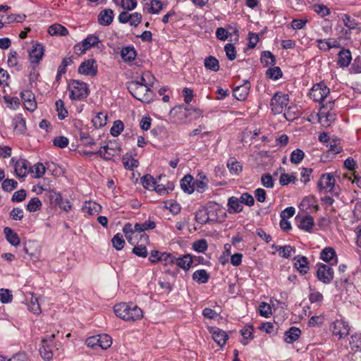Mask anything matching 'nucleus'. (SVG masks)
Segmentation results:
<instances>
[{"label": "nucleus", "instance_id": "obj_1", "mask_svg": "<svg viewBox=\"0 0 361 361\" xmlns=\"http://www.w3.org/2000/svg\"><path fill=\"white\" fill-rule=\"evenodd\" d=\"M116 315L126 322H135L143 317L142 310L136 305L130 302H121L114 307Z\"/></svg>", "mask_w": 361, "mask_h": 361}, {"label": "nucleus", "instance_id": "obj_2", "mask_svg": "<svg viewBox=\"0 0 361 361\" xmlns=\"http://www.w3.org/2000/svg\"><path fill=\"white\" fill-rule=\"evenodd\" d=\"M128 90L137 100L145 103H149L152 100L153 92L148 86L140 85L137 82L128 83Z\"/></svg>", "mask_w": 361, "mask_h": 361}, {"label": "nucleus", "instance_id": "obj_3", "mask_svg": "<svg viewBox=\"0 0 361 361\" xmlns=\"http://www.w3.org/2000/svg\"><path fill=\"white\" fill-rule=\"evenodd\" d=\"M68 89L70 91V99L73 100L85 99L90 93L87 85L84 82L77 80H71Z\"/></svg>", "mask_w": 361, "mask_h": 361}, {"label": "nucleus", "instance_id": "obj_4", "mask_svg": "<svg viewBox=\"0 0 361 361\" xmlns=\"http://www.w3.org/2000/svg\"><path fill=\"white\" fill-rule=\"evenodd\" d=\"M289 102V96L288 94L278 92L274 94L272 97L270 106L271 111L275 114H279L282 113Z\"/></svg>", "mask_w": 361, "mask_h": 361}, {"label": "nucleus", "instance_id": "obj_5", "mask_svg": "<svg viewBox=\"0 0 361 361\" xmlns=\"http://www.w3.org/2000/svg\"><path fill=\"white\" fill-rule=\"evenodd\" d=\"M329 93V88L324 82H321L313 85L310 92V97L314 102L322 104Z\"/></svg>", "mask_w": 361, "mask_h": 361}, {"label": "nucleus", "instance_id": "obj_6", "mask_svg": "<svg viewBox=\"0 0 361 361\" xmlns=\"http://www.w3.org/2000/svg\"><path fill=\"white\" fill-rule=\"evenodd\" d=\"M55 334H51L42 340V346L39 348V353L44 360H50L54 355L55 345L53 344Z\"/></svg>", "mask_w": 361, "mask_h": 361}, {"label": "nucleus", "instance_id": "obj_7", "mask_svg": "<svg viewBox=\"0 0 361 361\" xmlns=\"http://www.w3.org/2000/svg\"><path fill=\"white\" fill-rule=\"evenodd\" d=\"M331 330L333 335L342 339L349 334L350 327L348 322L343 319H338L331 324Z\"/></svg>", "mask_w": 361, "mask_h": 361}, {"label": "nucleus", "instance_id": "obj_8", "mask_svg": "<svg viewBox=\"0 0 361 361\" xmlns=\"http://www.w3.org/2000/svg\"><path fill=\"white\" fill-rule=\"evenodd\" d=\"M317 277L325 284L330 283L334 279V271L331 265L317 264Z\"/></svg>", "mask_w": 361, "mask_h": 361}, {"label": "nucleus", "instance_id": "obj_9", "mask_svg": "<svg viewBox=\"0 0 361 361\" xmlns=\"http://www.w3.org/2000/svg\"><path fill=\"white\" fill-rule=\"evenodd\" d=\"M142 18L140 13H129L127 11H123L119 14L118 19L121 23H129L131 26L137 27L141 23Z\"/></svg>", "mask_w": 361, "mask_h": 361}, {"label": "nucleus", "instance_id": "obj_10", "mask_svg": "<svg viewBox=\"0 0 361 361\" xmlns=\"http://www.w3.org/2000/svg\"><path fill=\"white\" fill-rule=\"evenodd\" d=\"M334 185L335 178L331 173L323 174L317 183L318 188L320 190H324L325 192H331Z\"/></svg>", "mask_w": 361, "mask_h": 361}, {"label": "nucleus", "instance_id": "obj_11", "mask_svg": "<svg viewBox=\"0 0 361 361\" xmlns=\"http://www.w3.org/2000/svg\"><path fill=\"white\" fill-rule=\"evenodd\" d=\"M78 73L89 76H95L97 74V65L94 59H88L83 61L78 68Z\"/></svg>", "mask_w": 361, "mask_h": 361}, {"label": "nucleus", "instance_id": "obj_12", "mask_svg": "<svg viewBox=\"0 0 361 361\" xmlns=\"http://www.w3.org/2000/svg\"><path fill=\"white\" fill-rule=\"evenodd\" d=\"M334 102L333 101H329L326 104H322L318 114L320 120L326 118L328 121H332L335 120V114L330 111L333 109Z\"/></svg>", "mask_w": 361, "mask_h": 361}, {"label": "nucleus", "instance_id": "obj_13", "mask_svg": "<svg viewBox=\"0 0 361 361\" xmlns=\"http://www.w3.org/2000/svg\"><path fill=\"white\" fill-rule=\"evenodd\" d=\"M209 331L212 335L214 341L220 346H224L228 338L226 332L216 327H209Z\"/></svg>", "mask_w": 361, "mask_h": 361}, {"label": "nucleus", "instance_id": "obj_14", "mask_svg": "<svg viewBox=\"0 0 361 361\" xmlns=\"http://www.w3.org/2000/svg\"><path fill=\"white\" fill-rule=\"evenodd\" d=\"M320 259L330 263V265H336L338 263L336 253L334 249L331 247H326L322 250Z\"/></svg>", "mask_w": 361, "mask_h": 361}, {"label": "nucleus", "instance_id": "obj_15", "mask_svg": "<svg viewBox=\"0 0 361 361\" xmlns=\"http://www.w3.org/2000/svg\"><path fill=\"white\" fill-rule=\"evenodd\" d=\"M25 107L30 111H34L37 108V103L34 94L30 91H25L20 93Z\"/></svg>", "mask_w": 361, "mask_h": 361}, {"label": "nucleus", "instance_id": "obj_16", "mask_svg": "<svg viewBox=\"0 0 361 361\" xmlns=\"http://www.w3.org/2000/svg\"><path fill=\"white\" fill-rule=\"evenodd\" d=\"M250 88V84L247 80L244 82L243 85H238L234 88L233 93V96L239 101L245 100L248 94Z\"/></svg>", "mask_w": 361, "mask_h": 361}, {"label": "nucleus", "instance_id": "obj_17", "mask_svg": "<svg viewBox=\"0 0 361 361\" xmlns=\"http://www.w3.org/2000/svg\"><path fill=\"white\" fill-rule=\"evenodd\" d=\"M29 170L30 171V163L24 159H19L15 164V171L18 177H25Z\"/></svg>", "mask_w": 361, "mask_h": 361}, {"label": "nucleus", "instance_id": "obj_18", "mask_svg": "<svg viewBox=\"0 0 361 361\" xmlns=\"http://www.w3.org/2000/svg\"><path fill=\"white\" fill-rule=\"evenodd\" d=\"M114 16V11L110 8H106L100 11L98 16V22L102 25L108 26L113 22Z\"/></svg>", "mask_w": 361, "mask_h": 361}, {"label": "nucleus", "instance_id": "obj_19", "mask_svg": "<svg viewBox=\"0 0 361 361\" xmlns=\"http://www.w3.org/2000/svg\"><path fill=\"white\" fill-rule=\"evenodd\" d=\"M294 267L302 274H305L308 272V261L307 258L304 256L298 255L294 257Z\"/></svg>", "mask_w": 361, "mask_h": 361}, {"label": "nucleus", "instance_id": "obj_20", "mask_svg": "<svg viewBox=\"0 0 361 361\" xmlns=\"http://www.w3.org/2000/svg\"><path fill=\"white\" fill-rule=\"evenodd\" d=\"M102 206L95 202H85L82 207V210L85 214L88 215L98 214L102 212Z\"/></svg>", "mask_w": 361, "mask_h": 361}, {"label": "nucleus", "instance_id": "obj_21", "mask_svg": "<svg viewBox=\"0 0 361 361\" xmlns=\"http://www.w3.org/2000/svg\"><path fill=\"white\" fill-rule=\"evenodd\" d=\"M193 257L189 254L184 255L176 258V264L185 271H188L192 267Z\"/></svg>", "mask_w": 361, "mask_h": 361}, {"label": "nucleus", "instance_id": "obj_22", "mask_svg": "<svg viewBox=\"0 0 361 361\" xmlns=\"http://www.w3.org/2000/svg\"><path fill=\"white\" fill-rule=\"evenodd\" d=\"M44 55V47L39 43H35L32 45V50L30 52V61L32 63H37Z\"/></svg>", "mask_w": 361, "mask_h": 361}, {"label": "nucleus", "instance_id": "obj_23", "mask_svg": "<svg viewBox=\"0 0 361 361\" xmlns=\"http://www.w3.org/2000/svg\"><path fill=\"white\" fill-rule=\"evenodd\" d=\"M163 8V4L159 0H151L146 2L143 6V11L148 13L158 14Z\"/></svg>", "mask_w": 361, "mask_h": 361}, {"label": "nucleus", "instance_id": "obj_24", "mask_svg": "<svg viewBox=\"0 0 361 361\" xmlns=\"http://www.w3.org/2000/svg\"><path fill=\"white\" fill-rule=\"evenodd\" d=\"M240 199L235 197H231L228 200V212L229 214L239 213L243 210V206L241 204Z\"/></svg>", "mask_w": 361, "mask_h": 361}, {"label": "nucleus", "instance_id": "obj_25", "mask_svg": "<svg viewBox=\"0 0 361 361\" xmlns=\"http://www.w3.org/2000/svg\"><path fill=\"white\" fill-rule=\"evenodd\" d=\"M301 334V331L299 328L295 326L290 327L284 334V341L287 343H293L297 341Z\"/></svg>", "mask_w": 361, "mask_h": 361}, {"label": "nucleus", "instance_id": "obj_26", "mask_svg": "<svg viewBox=\"0 0 361 361\" xmlns=\"http://www.w3.org/2000/svg\"><path fill=\"white\" fill-rule=\"evenodd\" d=\"M181 189L188 194H192L194 192L193 177L191 175H185L180 180Z\"/></svg>", "mask_w": 361, "mask_h": 361}, {"label": "nucleus", "instance_id": "obj_27", "mask_svg": "<svg viewBox=\"0 0 361 361\" xmlns=\"http://www.w3.org/2000/svg\"><path fill=\"white\" fill-rule=\"evenodd\" d=\"M116 153L115 149L109 147L108 145H104L101 147L97 152H90L89 154H96L105 160H111V158L115 156Z\"/></svg>", "mask_w": 361, "mask_h": 361}, {"label": "nucleus", "instance_id": "obj_28", "mask_svg": "<svg viewBox=\"0 0 361 361\" xmlns=\"http://www.w3.org/2000/svg\"><path fill=\"white\" fill-rule=\"evenodd\" d=\"M220 209L219 204L214 202H209L207 207V219L204 221L207 222L209 221H215L218 218L217 211Z\"/></svg>", "mask_w": 361, "mask_h": 361}, {"label": "nucleus", "instance_id": "obj_29", "mask_svg": "<svg viewBox=\"0 0 361 361\" xmlns=\"http://www.w3.org/2000/svg\"><path fill=\"white\" fill-rule=\"evenodd\" d=\"M352 57L348 49H343L338 53V64L341 67H347L350 63Z\"/></svg>", "mask_w": 361, "mask_h": 361}, {"label": "nucleus", "instance_id": "obj_30", "mask_svg": "<svg viewBox=\"0 0 361 361\" xmlns=\"http://www.w3.org/2000/svg\"><path fill=\"white\" fill-rule=\"evenodd\" d=\"M314 225V221L313 217L310 215H306L300 221L299 228L311 233Z\"/></svg>", "mask_w": 361, "mask_h": 361}, {"label": "nucleus", "instance_id": "obj_31", "mask_svg": "<svg viewBox=\"0 0 361 361\" xmlns=\"http://www.w3.org/2000/svg\"><path fill=\"white\" fill-rule=\"evenodd\" d=\"M136 51L133 47H123L121 51V58L124 61L131 62L136 57Z\"/></svg>", "mask_w": 361, "mask_h": 361}, {"label": "nucleus", "instance_id": "obj_32", "mask_svg": "<svg viewBox=\"0 0 361 361\" xmlns=\"http://www.w3.org/2000/svg\"><path fill=\"white\" fill-rule=\"evenodd\" d=\"M155 78L149 71L143 73L139 80H133V82H137L142 85L148 86L149 88L152 87Z\"/></svg>", "mask_w": 361, "mask_h": 361}, {"label": "nucleus", "instance_id": "obj_33", "mask_svg": "<svg viewBox=\"0 0 361 361\" xmlns=\"http://www.w3.org/2000/svg\"><path fill=\"white\" fill-rule=\"evenodd\" d=\"M204 65L206 69L216 72L219 70V62L216 57L209 56L206 57L204 61Z\"/></svg>", "mask_w": 361, "mask_h": 361}, {"label": "nucleus", "instance_id": "obj_34", "mask_svg": "<svg viewBox=\"0 0 361 361\" xmlns=\"http://www.w3.org/2000/svg\"><path fill=\"white\" fill-rule=\"evenodd\" d=\"M14 130L18 134H23L25 132L26 130V125H25V121L22 117V116L18 115L16 116L13 121Z\"/></svg>", "mask_w": 361, "mask_h": 361}, {"label": "nucleus", "instance_id": "obj_35", "mask_svg": "<svg viewBox=\"0 0 361 361\" xmlns=\"http://www.w3.org/2000/svg\"><path fill=\"white\" fill-rule=\"evenodd\" d=\"M4 233L6 235V240L14 246H17L20 244V238L16 233H15L11 228L6 227L4 229Z\"/></svg>", "mask_w": 361, "mask_h": 361}, {"label": "nucleus", "instance_id": "obj_36", "mask_svg": "<svg viewBox=\"0 0 361 361\" xmlns=\"http://www.w3.org/2000/svg\"><path fill=\"white\" fill-rule=\"evenodd\" d=\"M48 32L51 35L66 36L68 31L67 28L60 24H54L48 28Z\"/></svg>", "mask_w": 361, "mask_h": 361}, {"label": "nucleus", "instance_id": "obj_37", "mask_svg": "<svg viewBox=\"0 0 361 361\" xmlns=\"http://www.w3.org/2000/svg\"><path fill=\"white\" fill-rule=\"evenodd\" d=\"M99 341L97 342V348H101L103 350H106L111 347L112 344V339L108 334H100L97 335Z\"/></svg>", "mask_w": 361, "mask_h": 361}, {"label": "nucleus", "instance_id": "obj_38", "mask_svg": "<svg viewBox=\"0 0 361 361\" xmlns=\"http://www.w3.org/2000/svg\"><path fill=\"white\" fill-rule=\"evenodd\" d=\"M200 179L194 182V190H196L198 192L202 193L207 188L208 179L204 175L199 174Z\"/></svg>", "mask_w": 361, "mask_h": 361}, {"label": "nucleus", "instance_id": "obj_39", "mask_svg": "<svg viewBox=\"0 0 361 361\" xmlns=\"http://www.w3.org/2000/svg\"><path fill=\"white\" fill-rule=\"evenodd\" d=\"M317 42L318 43V47L320 50L327 51H329L331 48H337L339 47V43L334 40L333 42L326 39H317Z\"/></svg>", "mask_w": 361, "mask_h": 361}, {"label": "nucleus", "instance_id": "obj_40", "mask_svg": "<svg viewBox=\"0 0 361 361\" xmlns=\"http://www.w3.org/2000/svg\"><path fill=\"white\" fill-rule=\"evenodd\" d=\"M350 345L352 350L361 351V333H355L350 336Z\"/></svg>", "mask_w": 361, "mask_h": 361}, {"label": "nucleus", "instance_id": "obj_41", "mask_svg": "<svg viewBox=\"0 0 361 361\" xmlns=\"http://www.w3.org/2000/svg\"><path fill=\"white\" fill-rule=\"evenodd\" d=\"M252 333L253 328L252 325H246L241 330V335L243 336L241 343L243 345H246L249 343V341L253 338Z\"/></svg>", "mask_w": 361, "mask_h": 361}, {"label": "nucleus", "instance_id": "obj_42", "mask_svg": "<svg viewBox=\"0 0 361 361\" xmlns=\"http://www.w3.org/2000/svg\"><path fill=\"white\" fill-rule=\"evenodd\" d=\"M209 276L204 269L195 271L192 274V279L199 283H205L208 281Z\"/></svg>", "mask_w": 361, "mask_h": 361}, {"label": "nucleus", "instance_id": "obj_43", "mask_svg": "<svg viewBox=\"0 0 361 361\" xmlns=\"http://www.w3.org/2000/svg\"><path fill=\"white\" fill-rule=\"evenodd\" d=\"M261 62L266 66H274L276 64V57L271 52L264 51L261 55Z\"/></svg>", "mask_w": 361, "mask_h": 361}, {"label": "nucleus", "instance_id": "obj_44", "mask_svg": "<svg viewBox=\"0 0 361 361\" xmlns=\"http://www.w3.org/2000/svg\"><path fill=\"white\" fill-rule=\"evenodd\" d=\"M107 115L104 112L98 113L92 120L93 126L96 128L104 126L106 124Z\"/></svg>", "mask_w": 361, "mask_h": 361}, {"label": "nucleus", "instance_id": "obj_45", "mask_svg": "<svg viewBox=\"0 0 361 361\" xmlns=\"http://www.w3.org/2000/svg\"><path fill=\"white\" fill-rule=\"evenodd\" d=\"M341 19L344 25L349 30H354L356 28L357 23L356 20L351 18L348 14H342Z\"/></svg>", "mask_w": 361, "mask_h": 361}, {"label": "nucleus", "instance_id": "obj_46", "mask_svg": "<svg viewBox=\"0 0 361 361\" xmlns=\"http://www.w3.org/2000/svg\"><path fill=\"white\" fill-rule=\"evenodd\" d=\"M30 302L27 305L29 310L33 312L34 314L41 313V308L39 304L38 299L34 296L33 293H30Z\"/></svg>", "mask_w": 361, "mask_h": 361}, {"label": "nucleus", "instance_id": "obj_47", "mask_svg": "<svg viewBox=\"0 0 361 361\" xmlns=\"http://www.w3.org/2000/svg\"><path fill=\"white\" fill-rule=\"evenodd\" d=\"M142 183L144 188L148 190H154L157 180L149 174L142 178Z\"/></svg>", "mask_w": 361, "mask_h": 361}, {"label": "nucleus", "instance_id": "obj_48", "mask_svg": "<svg viewBox=\"0 0 361 361\" xmlns=\"http://www.w3.org/2000/svg\"><path fill=\"white\" fill-rule=\"evenodd\" d=\"M133 226V231L135 235V237H137V235H140V241L142 243H148L149 241V236L142 232V224L137 223Z\"/></svg>", "mask_w": 361, "mask_h": 361}, {"label": "nucleus", "instance_id": "obj_49", "mask_svg": "<svg viewBox=\"0 0 361 361\" xmlns=\"http://www.w3.org/2000/svg\"><path fill=\"white\" fill-rule=\"evenodd\" d=\"M42 202L38 197L32 198L27 204V210L30 212L38 211L42 207Z\"/></svg>", "mask_w": 361, "mask_h": 361}, {"label": "nucleus", "instance_id": "obj_50", "mask_svg": "<svg viewBox=\"0 0 361 361\" xmlns=\"http://www.w3.org/2000/svg\"><path fill=\"white\" fill-rule=\"evenodd\" d=\"M56 109L58 111V118L60 120L64 119L68 116V111L64 107V102L61 99L56 102Z\"/></svg>", "mask_w": 361, "mask_h": 361}, {"label": "nucleus", "instance_id": "obj_51", "mask_svg": "<svg viewBox=\"0 0 361 361\" xmlns=\"http://www.w3.org/2000/svg\"><path fill=\"white\" fill-rule=\"evenodd\" d=\"M305 157V153L300 149L293 150L290 154V160L291 163L298 164L300 163Z\"/></svg>", "mask_w": 361, "mask_h": 361}, {"label": "nucleus", "instance_id": "obj_52", "mask_svg": "<svg viewBox=\"0 0 361 361\" xmlns=\"http://www.w3.org/2000/svg\"><path fill=\"white\" fill-rule=\"evenodd\" d=\"M30 171L35 174V178H39L45 173L46 169L42 163H37L32 167L30 166Z\"/></svg>", "mask_w": 361, "mask_h": 361}, {"label": "nucleus", "instance_id": "obj_53", "mask_svg": "<svg viewBox=\"0 0 361 361\" xmlns=\"http://www.w3.org/2000/svg\"><path fill=\"white\" fill-rule=\"evenodd\" d=\"M266 75L272 80H278L282 77V71L278 66L269 68L266 72Z\"/></svg>", "mask_w": 361, "mask_h": 361}, {"label": "nucleus", "instance_id": "obj_54", "mask_svg": "<svg viewBox=\"0 0 361 361\" xmlns=\"http://www.w3.org/2000/svg\"><path fill=\"white\" fill-rule=\"evenodd\" d=\"M99 42V39L98 37L94 35H90L82 41L85 45V47H86L87 49H90L91 47L97 44Z\"/></svg>", "mask_w": 361, "mask_h": 361}, {"label": "nucleus", "instance_id": "obj_55", "mask_svg": "<svg viewBox=\"0 0 361 361\" xmlns=\"http://www.w3.org/2000/svg\"><path fill=\"white\" fill-rule=\"evenodd\" d=\"M111 242L114 247L117 250H121L125 245V240L121 233L116 234L113 237Z\"/></svg>", "mask_w": 361, "mask_h": 361}, {"label": "nucleus", "instance_id": "obj_56", "mask_svg": "<svg viewBox=\"0 0 361 361\" xmlns=\"http://www.w3.org/2000/svg\"><path fill=\"white\" fill-rule=\"evenodd\" d=\"M208 245L205 239L196 240L192 243V249L198 252H204L207 250Z\"/></svg>", "mask_w": 361, "mask_h": 361}, {"label": "nucleus", "instance_id": "obj_57", "mask_svg": "<svg viewBox=\"0 0 361 361\" xmlns=\"http://www.w3.org/2000/svg\"><path fill=\"white\" fill-rule=\"evenodd\" d=\"M123 123L120 120H117L114 122L113 126L110 130V133L114 137H117L123 131Z\"/></svg>", "mask_w": 361, "mask_h": 361}, {"label": "nucleus", "instance_id": "obj_58", "mask_svg": "<svg viewBox=\"0 0 361 361\" xmlns=\"http://www.w3.org/2000/svg\"><path fill=\"white\" fill-rule=\"evenodd\" d=\"M296 180H297V178L294 174H288V173H283L280 176L279 183L281 185H287L290 183H295Z\"/></svg>", "mask_w": 361, "mask_h": 361}, {"label": "nucleus", "instance_id": "obj_59", "mask_svg": "<svg viewBox=\"0 0 361 361\" xmlns=\"http://www.w3.org/2000/svg\"><path fill=\"white\" fill-rule=\"evenodd\" d=\"M123 232L125 233L126 238L128 239V242L131 244H134L133 236L135 235L134 231H133V226L131 224L127 223L125 224V226L123 228Z\"/></svg>", "mask_w": 361, "mask_h": 361}, {"label": "nucleus", "instance_id": "obj_60", "mask_svg": "<svg viewBox=\"0 0 361 361\" xmlns=\"http://www.w3.org/2000/svg\"><path fill=\"white\" fill-rule=\"evenodd\" d=\"M25 18L26 16L24 14H11L6 16L4 22L6 24H10L14 22L22 23L25 20Z\"/></svg>", "mask_w": 361, "mask_h": 361}, {"label": "nucleus", "instance_id": "obj_61", "mask_svg": "<svg viewBox=\"0 0 361 361\" xmlns=\"http://www.w3.org/2000/svg\"><path fill=\"white\" fill-rule=\"evenodd\" d=\"M227 166L231 173L238 174L242 171V166L240 164L234 159L229 160Z\"/></svg>", "mask_w": 361, "mask_h": 361}, {"label": "nucleus", "instance_id": "obj_62", "mask_svg": "<svg viewBox=\"0 0 361 361\" xmlns=\"http://www.w3.org/2000/svg\"><path fill=\"white\" fill-rule=\"evenodd\" d=\"M323 295L319 291L310 289L309 300L312 303L321 304L323 301Z\"/></svg>", "mask_w": 361, "mask_h": 361}, {"label": "nucleus", "instance_id": "obj_63", "mask_svg": "<svg viewBox=\"0 0 361 361\" xmlns=\"http://www.w3.org/2000/svg\"><path fill=\"white\" fill-rule=\"evenodd\" d=\"M17 185L18 183L16 180L9 178L4 180L1 184L3 190L6 192H10L13 190L17 187Z\"/></svg>", "mask_w": 361, "mask_h": 361}, {"label": "nucleus", "instance_id": "obj_64", "mask_svg": "<svg viewBox=\"0 0 361 361\" xmlns=\"http://www.w3.org/2000/svg\"><path fill=\"white\" fill-rule=\"evenodd\" d=\"M176 257L170 253L162 252L160 262H161L165 266L172 265L176 264Z\"/></svg>", "mask_w": 361, "mask_h": 361}]
</instances>
